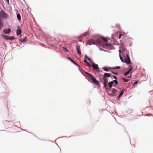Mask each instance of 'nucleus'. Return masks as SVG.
<instances>
[{
    "mask_svg": "<svg viewBox=\"0 0 153 153\" xmlns=\"http://www.w3.org/2000/svg\"><path fill=\"white\" fill-rule=\"evenodd\" d=\"M98 42L99 44H100L101 43V41L100 40V39H98Z\"/></svg>",
    "mask_w": 153,
    "mask_h": 153,
    "instance_id": "31",
    "label": "nucleus"
},
{
    "mask_svg": "<svg viewBox=\"0 0 153 153\" xmlns=\"http://www.w3.org/2000/svg\"><path fill=\"white\" fill-rule=\"evenodd\" d=\"M132 68H130L125 73H124V75L125 76H127L128 74H129L132 71Z\"/></svg>",
    "mask_w": 153,
    "mask_h": 153,
    "instance_id": "11",
    "label": "nucleus"
},
{
    "mask_svg": "<svg viewBox=\"0 0 153 153\" xmlns=\"http://www.w3.org/2000/svg\"><path fill=\"white\" fill-rule=\"evenodd\" d=\"M64 50L65 51H67V49L66 48H64Z\"/></svg>",
    "mask_w": 153,
    "mask_h": 153,
    "instance_id": "33",
    "label": "nucleus"
},
{
    "mask_svg": "<svg viewBox=\"0 0 153 153\" xmlns=\"http://www.w3.org/2000/svg\"><path fill=\"white\" fill-rule=\"evenodd\" d=\"M3 26V24L0 22V30L1 29V28Z\"/></svg>",
    "mask_w": 153,
    "mask_h": 153,
    "instance_id": "27",
    "label": "nucleus"
},
{
    "mask_svg": "<svg viewBox=\"0 0 153 153\" xmlns=\"http://www.w3.org/2000/svg\"><path fill=\"white\" fill-rule=\"evenodd\" d=\"M21 33V30L19 29H18L16 31V34L17 36L19 35Z\"/></svg>",
    "mask_w": 153,
    "mask_h": 153,
    "instance_id": "16",
    "label": "nucleus"
},
{
    "mask_svg": "<svg viewBox=\"0 0 153 153\" xmlns=\"http://www.w3.org/2000/svg\"><path fill=\"white\" fill-rule=\"evenodd\" d=\"M109 45V44L106 43L105 44V45H104V47L105 48V46H108Z\"/></svg>",
    "mask_w": 153,
    "mask_h": 153,
    "instance_id": "28",
    "label": "nucleus"
},
{
    "mask_svg": "<svg viewBox=\"0 0 153 153\" xmlns=\"http://www.w3.org/2000/svg\"><path fill=\"white\" fill-rule=\"evenodd\" d=\"M92 66L94 69L97 70L98 72H100L99 70V68L98 67V65H97L95 63H93Z\"/></svg>",
    "mask_w": 153,
    "mask_h": 153,
    "instance_id": "6",
    "label": "nucleus"
},
{
    "mask_svg": "<svg viewBox=\"0 0 153 153\" xmlns=\"http://www.w3.org/2000/svg\"><path fill=\"white\" fill-rule=\"evenodd\" d=\"M110 90H111V91L112 92V93L111 94V95L113 96H114V95H116L115 94V93H117V90L114 89L113 88L112 89H110Z\"/></svg>",
    "mask_w": 153,
    "mask_h": 153,
    "instance_id": "8",
    "label": "nucleus"
},
{
    "mask_svg": "<svg viewBox=\"0 0 153 153\" xmlns=\"http://www.w3.org/2000/svg\"><path fill=\"white\" fill-rule=\"evenodd\" d=\"M138 81H135V82H134V84H133V85H132V86H134L136 85H137V84L138 83Z\"/></svg>",
    "mask_w": 153,
    "mask_h": 153,
    "instance_id": "20",
    "label": "nucleus"
},
{
    "mask_svg": "<svg viewBox=\"0 0 153 153\" xmlns=\"http://www.w3.org/2000/svg\"><path fill=\"white\" fill-rule=\"evenodd\" d=\"M115 83V85H117L118 84V82L117 80H114L112 81H111V82H110L108 83V85L109 88H111L112 87V86Z\"/></svg>",
    "mask_w": 153,
    "mask_h": 153,
    "instance_id": "3",
    "label": "nucleus"
},
{
    "mask_svg": "<svg viewBox=\"0 0 153 153\" xmlns=\"http://www.w3.org/2000/svg\"><path fill=\"white\" fill-rule=\"evenodd\" d=\"M76 50L78 54L79 55H80L81 54V52L79 51V47L78 45H77Z\"/></svg>",
    "mask_w": 153,
    "mask_h": 153,
    "instance_id": "14",
    "label": "nucleus"
},
{
    "mask_svg": "<svg viewBox=\"0 0 153 153\" xmlns=\"http://www.w3.org/2000/svg\"><path fill=\"white\" fill-rule=\"evenodd\" d=\"M113 76L115 77L116 76Z\"/></svg>",
    "mask_w": 153,
    "mask_h": 153,
    "instance_id": "38",
    "label": "nucleus"
},
{
    "mask_svg": "<svg viewBox=\"0 0 153 153\" xmlns=\"http://www.w3.org/2000/svg\"><path fill=\"white\" fill-rule=\"evenodd\" d=\"M68 59H69L72 62L74 63H75V62H74L72 59H71L70 58L68 57Z\"/></svg>",
    "mask_w": 153,
    "mask_h": 153,
    "instance_id": "26",
    "label": "nucleus"
},
{
    "mask_svg": "<svg viewBox=\"0 0 153 153\" xmlns=\"http://www.w3.org/2000/svg\"><path fill=\"white\" fill-rule=\"evenodd\" d=\"M111 75L109 73H105L103 76H110Z\"/></svg>",
    "mask_w": 153,
    "mask_h": 153,
    "instance_id": "17",
    "label": "nucleus"
},
{
    "mask_svg": "<svg viewBox=\"0 0 153 153\" xmlns=\"http://www.w3.org/2000/svg\"><path fill=\"white\" fill-rule=\"evenodd\" d=\"M120 50H119V52H120Z\"/></svg>",
    "mask_w": 153,
    "mask_h": 153,
    "instance_id": "39",
    "label": "nucleus"
},
{
    "mask_svg": "<svg viewBox=\"0 0 153 153\" xmlns=\"http://www.w3.org/2000/svg\"><path fill=\"white\" fill-rule=\"evenodd\" d=\"M102 39L103 40V41H104L105 42H107V39L105 37H102Z\"/></svg>",
    "mask_w": 153,
    "mask_h": 153,
    "instance_id": "19",
    "label": "nucleus"
},
{
    "mask_svg": "<svg viewBox=\"0 0 153 153\" xmlns=\"http://www.w3.org/2000/svg\"><path fill=\"white\" fill-rule=\"evenodd\" d=\"M87 64L88 65V66H90V67H91V66H92V65H91L89 64V63H88V64Z\"/></svg>",
    "mask_w": 153,
    "mask_h": 153,
    "instance_id": "32",
    "label": "nucleus"
},
{
    "mask_svg": "<svg viewBox=\"0 0 153 153\" xmlns=\"http://www.w3.org/2000/svg\"><path fill=\"white\" fill-rule=\"evenodd\" d=\"M128 77V78H131V77Z\"/></svg>",
    "mask_w": 153,
    "mask_h": 153,
    "instance_id": "37",
    "label": "nucleus"
},
{
    "mask_svg": "<svg viewBox=\"0 0 153 153\" xmlns=\"http://www.w3.org/2000/svg\"><path fill=\"white\" fill-rule=\"evenodd\" d=\"M59 152H61V150H59Z\"/></svg>",
    "mask_w": 153,
    "mask_h": 153,
    "instance_id": "36",
    "label": "nucleus"
},
{
    "mask_svg": "<svg viewBox=\"0 0 153 153\" xmlns=\"http://www.w3.org/2000/svg\"><path fill=\"white\" fill-rule=\"evenodd\" d=\"M2 36L3 38L6 40H12L14 39V37L13 36H7L4 34H2Z\"/></svg>",
    "mask_w": 153,
    "mask_h": 153,
    "instance_id": "2",
    "label": "nucleus"
},
{
    "mask_svg": "<svg viewBox=\"0 0 153 153\" xmlns=\"http://www.w3.org/2000/svg\"><path fill=\"white\" fill-rule=\"evenodd\" d=\"M120 66H117L114 67L112 68L111 70V72L112 73L114 74L117 75H119L118 74V73L117 72H116L115 71V70L117 69H120Z\"/></svg>",
    "mask_w": 153,
    "mask_h": 153,
    "instance_id": "1",
    "label": "nucleus"
},
{
    "mask_svg": "<svg viewBox=\"0 0 153 153\" xmlns=\"http://www.w3.org/2000/svg\"><path fill=\"white\" fill-rule=\"evenodd\" d=\"M27 41V39L26 38V36H25V39H23L22 41L23 42H25Z\"/></svg>",
    "mask_w": 153,
    "mask_h": 153,
    "instance_id": "25",
    "label": "nucleus"
},
{
    "mask_svg": "<svg viewBox=\"0 0 153 153\" xmlns=\"http://www.w3.org/2000/svg\"><path fill=\"white\" fill-rule=\"evenodd\" d=\"M84 62L86 63H87V64H88V62H87V60L86 59L84 60Z\"/></svg>",
    "mask_w": 153,
    "mask_h": 153,
    "instance_id": "29",
    "label": "nucleus"
},
{
    "mask_svg": "<svg viewBox=\"0 0 153 153\" xmlns=\"http://www.w3.org/2000/svg\"><path fill=\"white\" fill-rule=\"evenodd\" d=\"M3 32L5 34H9L11 32V30L10 28H8L3 30Z\"/></svg>",
    "mask_w": 153,
    "mask_h": 153,
    "instance_id": "9",
    "label": "nucleus"
},
{
    "mask_svg": "<svg viewBox=\"0 0 153 153\" xmlns=\"http://www.w3.org/2000/svg\"><path fill=\"white\" fill-rule=\"evenodd\" d=\"M119 56H120V59H121V61L123 62V57L121 56V55H120V54H119Z\"/></svg>",
    "mask_w": 153,
    "mask_h": 153,
    "instance_id": "23",
    "label": "nucleus"
},
{
    "mask_svg": "<svg viewBox=\"0 0 153 153\" xmlns=\"http://www.w3.org/2000/svg\"><path fill=\"white\" fill-rule=\"evenodd\" d=\"M103 69L105 71H111V70L112 68L109 67H107L106 68H103Z\"/></svg>",
    "mask_w": 153,
    "mask_h": 153,
    "instance_id": "12",
    "label": "nucleus"
},
{
    "mask_svg": "<svg viewBox=\"0 0 153 153\" xmlns=\"http://www.w3.org/2000/svg\"><path fill=\"white\" fill-rule=\"evenodd\" d=\"M103 79L104 81V88H106L107 86V84L108 82V80L106 78V77H103Z\"/></svg>",
    "mask_w": 153,
    "mask_h": 153,
    "instance_id": "5",
    "label": "nucleus"
},
{
    "mask_svg": "<svg viewBox=\"0 0 153 153\" xmlns=\"http://www.w3.org/2000/svg\"><path fill=\"white\" fill-rule=\"evenodd\" d=\"M129 79H126L125 78H123V80L124 82H127L129 81Z\"/></svg>",
    "mask_w": 153,
    "mask_h": 153,
    "instance_id": "21",
    "label": "nucleus"
},
{
    "mask_svg": "<svg viewBox=\"0 0 153 153\" xmlns=\"http://www.w3.org/2000/svg\"><path fill=\"white\" fill-rule=\"evenodd\" d=\"M123 94V91H122L120 93L119 96L120 97L122 96Z\"/></svg>",
    "mask_w": 153,
    "mask_h": 153,
    "instance_id": "24",
    "label": "nucleus"
},
{
    "mask_svg": "<svg viewBox=\"0 0 153 153\" xmlns=\"http://www.w3.org/2000/svg\"><path fill=\"white\" fill-rule=\"evenodd\" d=\"M95 43V41L93 40H90L88 42V44L89 45H91V44H94Z\"/></svg>",
    "mask_w": 153,
    "mask_h": 153,
    "instance_id": "13",
    "label": "nucleus"
},
{
    "mask_svg": "<svg viewBox=\"0 0 153 153\" xmlns=\"http://www.w3.org/2000/svg\"><path fill=\"white\" fill-rule=\"evenodd\" d=\"M82 73L85 76H86L85 74H86L88 75V76H90V77L93 76L91 74L88 73L87 72H85L84 71H83V72Z\"/></svg>",
    "mask_w": 153,
    "mask_h": 153,
    "instance_id": "15",
    "label": "nucleus"
},
{
    "mask_svg": "<svg viewBox=\"0 0 153 153\" xmlns=\"http://www.w3.org/2000/svg\"><path fill=\"white\" fill-rule=\"evenodd\" d=\"M124 60L126 63L128 64H129L130 63L131 61L129 57L128 54H127L126 57L125 58Z\"/></svg>",
    "mask_w": 153,
    "mask_h": 153,
    "instance_id": "4",
    "label": "nucleus"
},
{
    "mask_svg": "<svg viewBox=\"0 0 153 153\" xmlns=\"http://www.w3.org/2000/svg\"><path fill=\"white\" fill-rule=\"evenodd\" d=\"M85 57L89 61H91V59L90 58H88L87 55L85 56Z\"/></svg>",
    "mask_w": 153,
    "mask_h": 153,
    "instance_id": "22",
    "label": "nucleus"
},
{
    "mask_svg": "<svg viewBox=\"0 0 153 153\" xmlns=\"http://www.w3.org/2000/svg\"><path fill=\"white\" fill-rule=\"evenodd\" d=\"M92 79V81L94 82L95 84L97 85L99 84V81L97 80L96 79L94 78V77H91Z\"/></svg>",
    "mask_w": 153,
    "mask_h": 153,
    "instance_id": "10",
    "label": "nucleus"
},
{
    "mask_svg": "<svg viewBox=\"0 0 153 153\" xmlns=\"http://www.w3.org/2000/svg\"><path fill=\"white\" fill-rule=\"evenodd\" d=\"M114 78L115 79H117V78L116 77H114Z\"/></svg>",
    "mask_w": 153,
    "mask_h": 153,
    "instance_id": "35",
    "label": "nucleus"
},
{
    "mask_svg": "<svg viewBox=\"0 0 153 153\" xmlns=\"http://www.w3.org/2000/svg\"><path fill=\"white\" fill-rule=\"evenodd\" d=\"M122 36V34H120L119 36V39H120L121 38V36Z\"/></svg>",
    "mask_w": 153,
    "mask_h": 153,
    "instance_id": "30",
    "label": "nucleus"
},
{
    "mask_svg": "<svg viewBox=\"0 0 153 153\" xmlns=\"http://www.w3.org/2000/svg\"><path fill=\"white\" fill-rule=\"evenodd\" d=\"M17 18L18 20H20L21 19V17L20 15L19 14H17Z\"/></svg>",
    "mask_w": 153,
    "mask_h": 153,
    "instance_id": "18",
    "label": "nucleus"
},
{
    "mask_svg": "<svg viewBox=\"0 0 153 153\" xmlns=\"http://www.w3.org/2000/svg\"><path fill=\"white\" fill-rule=\"evenodd\" d=\"M0 14L4 18H6L7 17V15L3 10L0 12Z\"/></svg>",
    "mask_w": 153,
    "mask_h": 153,
    "instance_id": "7",
    "label": "nucleus"
},
{
    "mask_svg": "<svg viewBox=\"0 0 153 153\" xmlns=\"http://www.w3.org/2000/svg\"><path fill=\"white\" fill-rule=\"evenodd\" d=\"M6 1H7V2L8 3H9V0H6Z\"/></svg>",
    "mask_w": 153,
    "mask_h": 153,
    "instance_id": "34",
    "label": "nucleus"
}]
</instances>
